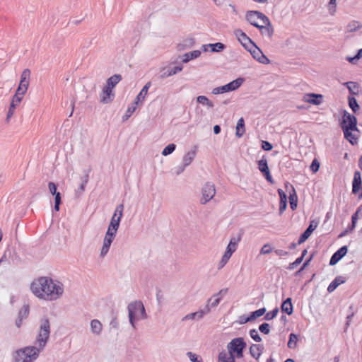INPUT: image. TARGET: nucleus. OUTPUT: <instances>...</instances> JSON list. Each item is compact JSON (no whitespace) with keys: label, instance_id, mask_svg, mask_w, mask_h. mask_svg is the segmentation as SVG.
I'll list each match as a JSON object with an SVG mask.
<instances>
[{"label":"nucleus","instance_id":"f257e3e1","mask_svg":"<svg viewBox=\"0 0 362 362\" xmlns=\"http://www.w3.org/2000/svg\"><path fill=\"white\" fill-rule=\"evenodd\" d=\"M51 325L47 317H43L40 320L37 334L35 339L37 346H27L23 349L17 351L18 362H33L35 361L40 351L45 347L50 335Z\"/></svg>","mask_w":362,"mask_h":362},{"label":"nucleus","instance_id":"f03ea898","mask_svg":"<svg viewBox=\"0 0 362 362\" xmlns=\"http://www.w3.org/2000/svg\"><path fill=\"white\" fill-rule=\"evenodd\" d=\"M30 289L36 297L52 301L59 299L63 295L64 285L60 281L42 276L32 282Z\"/></svg>","mask_w":362,"mask_h":362},{"label":"nucleus","instance_id":"7ed1b4c3","mask_svg":"<svg viewBox=\"0 0 362 362\" xmlns=\"http://www.w3.org/2000/svg\"><path fill=\"white\" fill-rule=\"evenodd\" d=\"M129 318L132 326L134 328L135 315L138 313L141 314V318H146V311L143 303L141 301H135L128 305Z\"/></svg>","mask_w":362,"mask_h":362},{"label":"nucleus","instance_id":"20e7f679","mask_svg":"<svg viewBox=\"0 0 362 362\" xmlns=\"http://www.w3.org/2000/svg\"><path fill=\"white\" fill-rule=\"evenodd\" d=\"M216 193V190L214 184L211 182H206L201 189L202 196L199 199V203L202 205L206 204L213 199Z\"/></svg>","mask_w":362,"mask_h":362},{"label":"nucleus","instance_id":"39448f33","mask_svg":"<svg viewBox=\"0 0 362 362\" xmlns=\"http://www.w3.org/2000/svg\"><path fill=\"white\" fill-rule=\"evenodd\" d=\"M245 346L246 344L243 338L239 337L233 339L227 345V349L228 350V352H227V354H233V353H236L237 357H242L243 351Z\"/></svg>","mask_w":362,"mask_h":362},{"label":"nucleus","instance_id":"423d86ee","mask_svg":"<svg viewBox=\"0 0 362 362\" xmlns=\"http://www.w3.org/2000/svg\"><path fill=\"white\" fill-rule=\"evenodd\" d=\"M356 124V117L347 111H344L340 124L342 130L346 132L349 130H357Z\"/></svg>","mask_w":362,"mask_h":362},{"label":"nucleus","instance_id":"0eeeda50","mask_svg":"<svg viewBox=\"0 0 362 362\" xmlns=\"http://www.w3.org/2000/svg\"><path fill=\"white\" fill-rule=\"evenodd\" d=\"M124 211V205L122 204L118 205L116 207L115 213L111 218L110 223L108 226V229L112 230L113 232H117L119 226L121 218L123 215Z\"/></svg>","mask_w":362,"mask_h":362},{"label":"nucleus","instance_id":"6e6552de","mask_svg":"<svg viewBox=\"0 0 362 362\" xmlns=\"http://www.w3.org/2000/svg\"><path fill=\"white\" fill-rule=\"evenodd\" d=\"M116 233L117 232H113L112 230L107 228L100 250V257H103L107 255L113 240L116 237Z\"/></svg>","mask_w":362,"mask_h":362},{"label":"nucleus","instance_id":"1a4fd4ad","mask_svg":"<svg viewBox=\"0 0 362 362\" xmlns=\"http://www.w3.org/2000/svg\"><path fill=\"white\" fill-rule=\"evenodd\" d=\"M265 17H267L264 13L257 11H250L246 14L247 21L253 26L258 28L260 25L258 23V20H260L262 23L264 21Z\"/></svg>","mask_w":362,"mask_h":362},{"label":"nucleus","instance_id":"9d476101","mask_svg":"<svg viewBox=\"0 0 362 362\" xmlns=\"http://www.w3.org/2000/svg\"><path fill=\"white\" fill-rule=\"evenodd\" d=\"M252 55V57L257 59L259 62L268 64L269 59L263 54V52L255 45L252 44L249 48L247 49Z\"/></svg>","mask_w":362,"mask_h":362},{"label":"nucleus","instance_id":"9b49d317","mask_svg":"<svg viewBox=\"0 0 362 362\" xmlns=\"http://www.w3.org/2000/svg\"><path fill=\"white\" fill-rule=\"evenodd\" d=\"M227 291V288L221 289L207 300V304L205 308H209V312L211 308H215L219 304L223 296L226 294Z\"/></svg>","mask_w":362,"mask_h":362},{"label":"nucleus","instance_id":"f8f14e48","mask_svg":"<svg viewBox=\"0 0 362 362\" xmlns=\"http://www.w3.org/2000/svg\"><path fill=\"white\" fill-rule=\"evenodd\" d=\"M258 28L263 35L267 36L269 38L272 37L274 28L268 17H265L264 21L262 22V25H260Z\"/></svg>","mask_w":362,"mask_h":362},{"label":"nucleus","instance_id":"ddd939ff","mask_svg":"<svg viewBox=\"0 0 362 362\" xmlns=\"http://www.w3.org/2000/svg\"><path fill=\"white\" fill-rule=\"evenodd\" d=\"M258 168L262 173H264L266 180L271 184H273L274 180L270 175L267 160L264 157L258 161Z\"/></svg>","mask_w":362,"mask_h":362},{"label":"nucleus","instance_id":"4468645a","mask_svg":"<svg viewBox=\"0 0 362 362\" xmlns=\"http://www.w3.org/2000/svg\"><path fill=\"white\" fill-rule=\"evenodd\" d=\"M115 98L114 90L109 88V87L105 86L100 93V103L103 104L110 103Z\"/></svg>","mask_w":362,"mask_h":362},{"label":"nucleus","instance_id":"2eb2a0df","mask_svg":"<svg viewBox=\"0 0 362 362\" xmlns=\"http://www.w3.org/2000/svg\"><path fill=\"white\" fill-rule=\"evenodd\" d=\"M235 35L238 37V41L245 49L249 48V47L254 44L251 39L240 29L235 30Z\"/></svg>","mask_w":362,"mask_h":362},{"label":"nucleus","instance_id":"dca6fc26","mask_svg":"<svg viewBox=\"0 0 362 362\" xmlns=\"http://www.w3.org/2000/svg\"><path fill=\"white\" fill-rule=\"evenodd\" d=\"M348 252L347 246H343L339 248L331 257L329 261L330 265L336 264Z\"/></svg>","mask_w":362,"mask_h":362},{"label":"nucleus","instance_id":"f3484780","mask_svg":"<svg viewBox=\"0 0 362 362\" xmlns=\"http://www.w3.org/2000/svg\"><path fill=\"white\" fill-rule=\"evenodd\" d=\"M21 101L22 100L17 96H13L6 118V122H9L10 119L13 117V115L15 113L16 108L20 105Z\"/></svg>","mask_w":362,"mask_h":362},{"label":"nucleus","instance_id":"a211bd4d","mask_svg":"<svg viewBox=\"0 0 362 362\" xmlns=\"http://www.w3.org/2000/svg\"><path fill=\"white\" fill-rule=\"evenodd\" d=\"M209 313V308H204V310H199L195 313H192L190 314H188L185 315L182 320H200L202 319L204 315L207 314Z\"/></svg>","mask_w":362,"mask_h":362},{"label":"nucleus","instance_id":"6ab92c4d","mask_svg":"<svg viewBox=\"0 0 362 362\" xmlns=\"http://www.w3.org/2000/svg\"><path fill=\"white\" fill-rule=\"evenodd\" d=\"M361 189V173L358 171L354 173V180H353V189L352 192L354 194L359 193Z\"/></svg>","mask_w":362,"mask_h":362},{"label":"nucleus","instance_id":"aec40b11","mask_svg":"<svg viewBox=\"0 0 362 362\" xmlns=\"http://www.w3.org/2000/svg\"><path fill=\"white\" fill-rule=\"evenodd\" d=\"M313 222L310 224L309 227L305 230V231L300 235L298 244L300 245L303 243H304L311 235V233L314 231L315 228L317 227L316 225H313Z\"/></svg>","mask_w":362,"mask_h":362},{"label":"nucleus","instance_id":"412c9836","mask_svg":"<svg viewBox=\"0 0 362 362\" xmlns=\"http://www.w3.org/2000/svg\"><path fill=\"white\" fill-rule=\"evenodd\" d=\"M344 137L352 144L354 145L358 142V129L357 130H349L347 132L343 131Z\"/></svg>","mask_w":362,"mask_h":362},{"label":"nucleus","instance_id":"4be33fe9","mask_svg":"<svg viewBox=\"0 0 362 362\" xmlns=\"http://www.w3.org/2000/svg\"><path fill=\"white\" fill-rule=\"evenodd\" d=\"M265 312L266 309L264 308L257 310L255 312H252L249 317L241 321V323H246L247 322L254 321L257 317L262 316L265 313Z\"/></svg>","mask_w":362,"mask_h":362},{"label":"nucleus","instance_id":"5701e85b","mask_svg":"<svg viewBox=\"0 0 362 362\" xmlns=\"http://www.w3.org/2000/svg\"><path fill=\"white\" fill-rule=\"evenodd\" d=\"M195 156H196V151H192L187 152L184 156L183 159H182L183 167L180 170V173L182 172L184 170L185 168L187 167V165H189L192 162V160L195 158ZM177 173H179V172Z\"/></svg>","mask_w":362,"mask_h":362},{"label":"nucleus","instance_id":"b1692460","mask_svg":"<svg viewBox=\"0 0 362 362\" xmlns=\"http://www.w3.org/2000/svg\"><path fill=\"white\" fill-rule=\"evenodd\" d=\"M150 86L151 82H148L147 83H146V85L143 87L139 95L136 96L134 101V104H138L139 103H141L142 101L144 100Z\"/></svg>","mask_w":362,"mask_h":362},{"label":"nucleus","instance_id":"393cba45","mask_svg":"<svg viewBox=\"0 0 362 362\" xmlns=\"http://www.w3.org/2000/svg\"><path fill=\"white\" fill-rule=\"evenodd\" d=\"M122 80V76L119 74H115L110 77L107 80V83L105 86L109 87V88L114 90L115 86Z\"/></svg>","mask_w":362,"mask_h":362},{"label":"nucleus","instance_id":"a878e982","mask_svg":"<svg viewBox=\"0 0 362 362\" xmlns=\"http://www.w3.org/2000/svg\"><path fill=\"white\" fill-rule=\"evenodd\" d=\"M218 362H235L233 354H227L226 351H222L218 356Z\"/></svg>","mask_w":362,"mask_h":362},{"label":"nucleus","instance_id":"bb28decb","mask_svg":"<svg viewBox=\"0 0 362 362\" xmlns=\"http://www.w3.org/2000/svg\"><path fill=\"white\" fill-rule=\"evenodd\" d=\"M345 282V279L343 276H337L333 281L329 285L327 291L331 293L334 291L339 285Z\"/></svg>","mask_w":362,"mask_h":362},{"label":"nucleus","instance_id":"cd10ccee","mask_svg":"<svg viewBox=\"0 0 362 362\" xmlns=\"http://www.w3.org/2000/svg\"><path fill=\"white\" fill-rule=\"evenodd\" d=\"M262 349L261 344H252L250 347V353L254 358L258 359L262 353Z\"/></svg>","mask_w":362,"mask_h":362},{"label":"nucleus","instance_id":"c85d7f7f","mask_svg":"<svg viewBox=\"0 0 362 362\" xmlns=\"http://www.w3.org/2000/svg\"><path fill=\"white\" fill-rule=\"evenodd\" d=\"M346 86L349 93L352 95H358L359 93V86L356 82L349 81L344 83Z\"/></svg>","mask_w":362,"mask_h":362},{"label":"nucleus","instance_id":"c756f323","mask_svg":"<svg viewBox=\"0 0 362 362\" xmlns=\"http://www.w3.org/2000/svg\"><path fill=\"white\" fill-rule=\"evenodd\" d=\"M200 54L201 52L199 50H194L192 52H187L182 56V61L183 63H187L191 59L199 57Z\"/></svg>","mask_w":362,"mask_h":362},{"label":"nucleus","instance_id":"7c9ffc66","mask_svg":"<svg viewBox=\"0 0 362 362\" xmlns=\"http://www.w3.org/2000/svg\"><path fill=\"white\" fill-rule=\"evenodd\" d=\"M282 312L286 313L288 315H291L293 313V305L291 303V298H288L285 300L281 305Z\"/></svg>","mask_w":362,"mask_h":362},{"label":"nucleus","instance_id":"2f4dec72","mask_svg":"<svg viewBox=\"0 0 362 362\" xmlns=\"http://www.w3.org/2000/svg\"><path fill=\"white\" fill-rule=\"evenodd\" d=\"M245 132V122H244L243 118L241 117V118H240L238 119V121L237 122L235 135L238 138H240L241 136H243V135L244 134Z\"/></svg>","mask_w":362,"mask_h":362},{"label":"nucleus","instance_id":"473e14b6","mask_svg":"<svg viewBox=\"0 0 362 362\" xmlns=\"http://www.w3.org/2000/svg\"><path fill=\"white\" fill-rule=\"evenodd\" d=\"M103 325L98 320H93L90 322V329L93 333L100 334L102 331Z\"/></svg>","mask_w":362,"mask_h":362},{"label":"nucleus","instance_id":"72a5a7b5","mask_svg":"<svg viewBox=\"0 0 362 362\" xmlns=\"http://www.w3.org/2000/svg\"><path fill=\"white\" fill-rule=\"evenodd\" d=\"M244 82V78H238L227 84L229 91H233L237 90Z\"/></svg>","mask_w":362,"mask_h":362},{"label":"nucleus","instance_id":"f704fd0d","mask_svg":"<svg viewBox=\"0 0 362 362\" xmlns=\"http://www.w3.org/2000/svg\"><path fill=\"white\" fill-rule=\"evenodd\" d=\"M362 27L361 23L357 21H352L349 22L346 25V31L349 33H353L359 30Z\"/></svg>","mask_w":362,"mask_h":362},{"label":"nucleus","instance_id":"c9c22d12","mask_svg":"<svg viewBox=\"0 0 362 362\" xmlns=\"http://www.w3.org/2000/svg\"><path fill=\"white\" fill-rule=\"evenodd\" d=\"M298 336L294 333H291L289 335V340L287 346L289 349H294L298 346Z\"/></svg>","mask_w":362,"mask_h":362},{"label":"nucleus","instance_id":"e433bc0d","mask_svg":"<svg viewBox=\"0 0 362 362\" xmlns=\"http://www.w3.org/2000/svg\"><path fill=\"white\" fill-rule=\"evenodd\" d=\"M197 102L199 104L206 105L209 108L214 107V105L207 97L204 95H199L197 98Z\"/></svg>","mask_w":362,"mask_h":362},{"label":"nucleus","instance_id":"4c0bfd02","mask_svg":"<svg viewBox=\"0 0 362 362\" xmlns=\"http://www.w3.org/2000/svg\"><path fill=\"white\" fill-rule=\"evenodd\" d=\"M348 101L350 108L353 110L354 112L356 113L360 109L356 99L354 97L349 96Z\"/></svg>","mask_w":362,"mask_h":362},{"label":"nucleus","instance_id":"58836bf2","mask_svg":"<svg viewBox=\"0 0 362 362\" xmlns=\"http://www.w3.org/2000/svg\"><path fill=\"white\" fill-rule=\"evenodd\" d=\"M27 90H28V88H26V86H21L18 85V87L13 97L17 96L22 100L23 98V96L25 94V93L27 92Z\"/></svg>","mask_w":362,"mask_h":362},{"label":"nucleus","instance_id":"ea45409f","mask_svg":"<svg viewBox=\"0 0 362 362\" xmlns=\"http://www.w3.org/2000/svg\"><path fill=\"white\" fill-rule=\"evenodd\" d=\"M303 100L306 103L317 104V94L311 93V94H305L303 96Z\"/></svg>","mask_w":362,"mask_h":362},{"label":"nucleus","instance_id":"a19ab883","mask_svg":"<svg viewBox=\"0 0 362 362\" xmlns=\"http://www.w3.org/2000/svg\"><path fill=\"white\" fill-rule=\"evenodd\" d=\"M209 46L211 47L212 52H221L225 48V45L221 42L209 44Z\"/></svg>","mask_w":362,"mask_h":362},{"label":"nucleus","instance_id":"79ce46f5","mask_svg":"<svg viewBox=\"0 0 362 362\" xmlns=\"http://www.w3.org/2000/svg\"><path fill=\"white\" fill-rule=\"evenodd\" d=\"M176 146L174 144H168L162 151V154L165 156L172 153L175 149Z\"/></svg>","mask_w":362,"mask_h":362},{"label":"nucleus","instance_id":"37998d69","mask_svg":"<svg viewBox=\"0 0 362 362\" xmlns=\"http://www.w3.org/2000/svg\"><path fill=\"white\" fill-rule=\"evenodd\" d=\"M273 250L272 245L269 243H267L262 246L260 250V255H268L271 253Z\"/></svg>","mask_w":362,"mask_h":362},{"label":"nucleus","instance_id":"c03bdc74","mask_svg":"<svg viewBox=\"0 0 362 362\" xmlns=\"http://www.w3.org/2000/svg\"><path fill=\"white\" fill-rule=\"evenodd\" d=\"M289 200H290V206L291 208L294 210L297 207V196L296 193L294 192L293 194H290L289 196Z\"/></svg>","mask_w":362,"mask_h":362},{"label":"nucleus","instance_id":"a18cd8bd","mask_svg":"<svg viewBox=\"0 0 362 362\" xmlns=\"http://www.w3.org/2000/svg\"><path fill=\"white\" fill-rule=\"evenodd\" d=\"M279 313L277 308H274L272 311L267 313L264 316V320H271L274 318Z\"/></svg>","mask_w":362,"mask_h":362},{"label":"nucleus","instance_id":"49530a36","mask_svg":"<svg viewBox=\"0 0 362 362\" xmlns=\"http://www.w3.org/2000/svg\"><path fill=\"white\" fill-rule=\"evenodd\" d=\"M250 335L255 341L260 342L262 341L261 337L259 335L258 332L255 329H252L250 331Z\"/></svg>","mask_w":362,"mask_h":362},{"label":"nucleus","instance_id":"de8ad7c7","mask_svg":"<svg viewBox=\"0 0 362 362\" xmlns=\"http://www.w3.org/2000/svg\"><path fill=\"white\" fill-rule=\"evenodd\" d=\"M136 110L135 106L129 107L123 116V120H127L131 117L132 113Z\"/></svg>","mask_w":362,"mask_h":362},{"label":"nucleus","instance_id":"09e8293b","mask_svg":"<svg viewBox=\"0 0 362 362\" xmlns=\"http://www.w3.org/2000/svg\"><path fill=\"white\" fill-rule=\"evenodd\" d=\"M182 69V66H175L174 68L171 69H168V74H165L163 76H170L174 74H176L177 73L181 71Z\"/></svg>","mask_w":362,"mask_h":362},{"label":"nucleus","instance_id":"8fccbe9b","mask_svg":"<svg viewBox=\"0 0 362 362\" xmlns=\"http://www.w3.org/2000/svg\"><path fill=\"white\" fill-rule=\"evenodd\" d=\"M259 329L262 333L268 334L269 333V325L266 322L263 323L259 325Z\"/></svg>","mask_w":362,"mask_h":362},{"label":"nucleus","instance_id":"3c124183","mask_svg":"<svg viewBox=\"0 0 362 362\" xmlns=\"http://www.w3.org/2000/svg\"><path fill=\"white\" fill-rule=\"evenodd\" d=\"M54 209L58 211L59 210V205L61 204V194L59 192L54 194Z\"/></svg>","mask_w":362,"mask_h":362},{"label":"nucleus","instance_id":"603ef678","mask_svg":"<svg viewBox=\"0 0 362 362\" xmlns=\"http://www.w3.org/2000/svg\"><path fill=\"white\" fill-rule=\"evenodd\" d=\"M362 57V49H359L357 54L354 57L348 58V61L351 63L354 64L357 60H358Z\"/></svg>","mask_w":362,"mask_h":362},{"label":"nucleus","instance_id":"864d4df0","mask_svg":"<svg viewBox=\"0 0 362 362\" xmlns=\"http://www.w3.org/2000/svg\"><path fill=\"white\" fill-rule=\"evenodd\" d=\"M187 356L192 362H203L201 358H199L197 355L192 354V352H188Z\"/></svg>","mask_w":362,"mask_h":362},{"label":"nucleus","instance_id":"5fc2aeb1","mask_svg":"<svg viewBox=\"0 0 362 362\" xmlns=\"http://www.w3.org/2000/svg\"><path fill=\"white\" fill-rule=\"evenodd\" d=\"M30 70L29 69H25L23 71L21 79L30 80Z\"/></svg>","mask_w":362,"mask_h":362},{"label":"nucleus","instance_id":"6e6d98bb","mask_svg":"<svg viewBox=\"0 0 362 362\" xmlns=\"http://www.w3.org/2000/svg\"><path fill=\"white\" fill-rule=\"evenodd\" d=\"M48 188H49V192L52 194L54 195L58 193L57 192V185L54 182H49L48 184Z\"/></svg>","mask_w":362,"mask_h":362},{"label":"nucleus","instance_id":"4d7b16f0","mask_svg":"<svg viewBox=\"0 0 362 362\" xmlns=\"http://www.w3.org/2000/svg\"><path fill=\"white\" fill-rule=\"evenodd\" d=\"M241 238H242V234L239 233L237 236L231 237L229 242L238 245L239 242L241 240Z\"/></svg>","mask_w":362,"mask_h":362},{"label":"nucleus","instance_id":"13d9d810","mask_svg":"<svg viewBox=\"0 0 362 362\" xmlns=\"http://www.w3.org/2000/svg\"><path fill=\"white\" fill-rule=\"evenodd\" d=\"M302 261H303V257H300L297 258L295 262L290 264L288 269H293L297 265L300 264Z\"/></svg>","mask_w":362,"mask_h":362},{"label":"nucleus","instance_id":"bf43d9fd","mask_svg":"<svg viewBox=\"0 0 362 362\" xmlns=\"http://www.w3.org/2000/svg\"><path fill=\"white\" fill-rule=\"evenodd\" d=\"M337 5V0H330L329 1V12L332 15H333L335 12V8Z\"/></svg>","mask_w":362,"mask_h":362},{"label":"nucleus","instance_id":"052dcab7","mask_svg":"<svg viewBox=\"0 0 362 362\" xmlns=\"http://www.w3.org/2000/svg\"><path fill=\"white\" fill-rule=\"evenodd\" d=\"M262 148L265 151H271L273 148L272 145L266 141H262Z\"/></svg>","mask_w":362,"mask_h":362},{"label":"nucleus","instance_id":"680f3d73","mask_svg":"<svg viewBox=\"0 0 362 362\" xmlns=\"http://www.w3.org/2000/svg\"><path fill=\"white\" fill-rule=\"evenodd\" d=\"M278 193L280 197L281 202H282V201L287 202V196H286V193L281 189H278Z\"/></svg>","mask_w":362,"mask_h":362},{"label":"nucleus","instance_id":"e2e57ef3","mask_svg":"<svg viewBox=\"0 0 362 362\" xmlns=\"http://www.w3.org/2000/svg\"><path fill=\"white\" fill-rule=\"evenodd\" d=\"M229 259H228L227 258L224 257L223 256L222 257L221 259L220 260L219 263H218V269H221L223 268L226 264L227 262H228Z\"/></svg>","mask_w":362,"mask_h":362},{"label":"nucleus","instance_id":"0e129e2a","mask_svg":"<svg viewBox=\"0 0 362 362\" xmlns=\"http://www.w3.org/2000/svg\"><path fill=\"white\" fill-rule=\"evenodd\" d=\"M361 216H359V215L355 212L353 216H352V218H351V221H352V227L353 228H355L356 226V222L358 221V219L360 218Z\"/></svg>","mask_w":362,"mask_h":362},{"label":"nucleus","instance_id":"69168bd1","mask_svg":"<svg viewBox=\"0 0 362 362\" xmlns=\"http://www.w3.org/2000/svg\"><path fill=\"white\" fill-rule=\"evenodd\" d=\"M286 206H287V202H284V201L281 202L280 201L279 213L282 214L286 209Z\"/></svg>","mask_w":362,"mask_h":362},{"label":"nucleus","instance_id":"338daca9","mask_svg":"<svg viewBox=\"0 0 362 362\" xmlns=\"http://www.w3.org/2000/svg\"><path fill=\"white\" fill-rule=\"evenodd\" d=\"M310 170L313 172V173H316L317 172V158H315L313 161H312V163H311V165H310Z\"/></svg>","mask_w":362,"mask_h":362},{"label":"nucleus","instance_id":"774afa93","mask_svg":"<svg viewBox=\"0 0 362 362\" xmlns=\"http://www.w3.org/2000/svg\"><path fill=\"white\" fill-rule=\"evenodd\" d=\"M274 252L279 256H286L288 252L284 250H276Z\"/></svg>","mask_w":362,"mask_h":362}]
</instances>
